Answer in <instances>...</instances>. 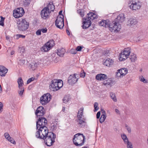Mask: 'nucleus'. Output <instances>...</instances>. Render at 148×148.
Here are the masks:
<instances>
[{
    "label": "nucleus",
    "mask_w": 148,
    "mask_h": 148,
    "mask_svg": "<svg viewBox=\"0 0 148 148\" xmlns=\"http://www.w3.org/2000/svg\"><path fill=\"white\" fill-rule=\"evenodd\" d=\"M85 136L82 134L77 133L74 135L73 139V143L77 146L83 145L85 142Z\"/></svg>",
    "instance_id": "1"
},
{
    "label": "nucleus",
    "mask_w": 148,
    "mask_h": 148,
    "mask_svg": "<svg viewBox=\"0 0 148 148\" xmlns=\"http://www.w3.org/2000/svg\"><path fill=\"white\" fill-rule=\"evenodd\" d=\"M36 133V136L37 138L42 139L49 135V132L47 127L46 126L40 127Z\"/></svg>",
    "instance_id": "2"
},
{
    "label": "nucleus",
    "mask_w": 148,
    "mask_h": 148,
    "mask_svg": "<svg viewBox=\"0 0 148 148\" xmlns=\"http://www.w3.org/2000/svg\"><path fill=\"white\" fill-rule=\"evenodd\" d=\"M18 29L20 31L24 32L29 27V23L25 19L21 18L17 20V22Z\"/></svg>",
    "instance_id": "3"
},
{
    "label": "nucleus",
    "mask_w": 148,
    "mask_h": 148,
    "mask_svg": "<svg viewBox=\"0 0 148 148\" xmlns=\"http://www.w3.org/2000/svg\"><path fill=\"white\" fill-rule=\"evenodd\" d=\"M56 134L52 132H49V135L43 138L47 145L50 146L52 145L55 142Z\"/></svg>",
    "instance_id": "4"
},
{
    "label": "nucleus",
    "mask_w": 148,
    "mask_h": 148,
    "mask_svg": "<svg viewBox=\"0 0 148 148\" xmlns=\"http://www.w3.org/2000/svg\"><path fill=\"white\" fill-rule=\"evenodd\" d=\"M62 80H59L57 79H54L52 80L49 86L50 90L53 91H56L59 90L62 86H59V84H62Z\"/></svg>",
    "instance_id": "5"
},
{
    "label": "nucleus",
    "mask_w": 148,
    "mask_h": 148,
    "mask_svg": "<svg viewBox=\"0 0 148 148\" xmlns=\"http://www.w3.org/2000/svg\"><path fill=\"white\" fill-rule=\"evenodd\" d=\"M131 53V48L130 47L125 48L124 49L123 51L120 54L119 60L120 61L124 60L129 56Z\"/></svg>",
    "instance_id": "6"
},
{
    "label": "nucleus",
    "mask_w": 148,
    "mask_h": 148,
    "mask_svg": "<svg viewBox=\"0 0 148 148\" xmlns=\"http://www.w3.org/2000/svg\"><path fill=\"white\" fill-rule=\"evenodd\" d=\"M108 27L109 29L112 32H115L119 31L121 29V26L120 24H118L114 21L109 23Z\"/></svg>",
    "instance_id": "7"
},
{
    "label": "nucleus",
    "mask_w": 148,
    "mask_h": 148,
    "mask_svg": "<svg viewBox=\"0 0 148 148\" xmlns=\"http://www.w3.org/2000/svg\"><path fill=\"white\" fill-rule=\"evenodd\" d=\"M36 122V129H38L40 127L46 126L47 124V120L43 116L39 117Z\"/></svg>",
    "instance_id": "8"
},
{
    "label": "nucleus",
    "mask_w": 148,
    "mask_h": 148,
    "mask_svg": "<svg viewBox=\"0 0 148 148\" xmlns=\"http://www.w3.org/2000/svg\"><path fill=\"white\" fill-rule=\"evenodd\" d=\"M51 96L49 93L44 94L40 99V103L42 105H44L48 103L51 98Z\"/></svg>",
    "instance_id": "9"
},
{
    "label": "nucleus",
    "mask_w": 148,
    "mask_h": 148,
    "mask_svg": "<svg viewBox=\"0 0 148 148\" xmlns=\"http://www.w3.org/2000/svg\"><path fill=\"white\" fill-rule=\"evenodd\" d=\"M64 16H58L55 21V25L58 28L62 29L64 26Z\"/></svg>",
    "instance_id": "10"
},
{
    "label": "nucleus",
    "mask_w": 148,
    "mask_h": 148,
    "mask_svg": "<svg viewBox=\"0 0 148 148\" xmlns=\"http://www.w3.org/2000/svg\"><path fill=\"white\" fill-rule=\"evenodd\" d=\"M79 75L76 74H74L72 75H71L68 77V82L69 84L73 85L78 81Z\"/></svg>",
    "instance_id": "11"
},
{
    "label": "nucleus",
    "mask_w": 148,
    "mask_h": 148,
    "mask_svg": "<svg viewBox=\"0 0 148 148\" xmlns=\"http://www.w3.org/2000/svg\"><path fill=\"white\" fill-rule=\"evenodd\" d=\"M24 13V11L23 8H20L14 10L13 16L15 18H18L22 16Z\"/></svg>",
    "instance_id": "12"
},
{
    "label": "nucleus",
    "mask_w": 148,
    "mask_h": 148,
    "mask_svg": "<svg viewBox=\"0 0 148 148\" xmlns=\"http://www.w3.org/2000/svg\"><path fill=\"white\" fill-rule=\"evenodd\" d=\"M77 124L80 127H83L85 125L86 122V119L85 118H81L79 116L75 120Z\"/></svg>",
    "instance_id": "13"
},
{
    "label": "nucleus",
    "mask_w": 148,
    "mask_h": 148,
    "mask_svg": "<svg viewBox=\"0 0 148 148\" xmlns=\"http://www.w3.org/2000/svg\"><path fill=\"white\" fill-rule=\"evenodd\" d=\"M45 113L44 108L42 106L38 107L35 112V114L38 118L42 116Z\"/></svg>",
    "instance_id": "14"
},
{
    "label": "nucleus",
    "mask_w": 148,
    "mask_h": 148,
    "mask_svg": "<svg viewBox=\"0 0 148 148\" xmlns=\"http://www.w3.org/2000/svg\"><path fill=\"white\" fill-rule=\"evenodd\" d=\"M141 5V3L139 1L134 3H133L132 1L131 5L130 6V8L132 10H136L140 8Z\"/></svg>",
    "instance_id": "15"
},
{
    "label": "nucleus",
    "mask_w": 148,
    "mask_h": 148,
    "mask_svg": "<svg viewBox=\"0 0 148 148\" xmlns=\"http://www.w3.org/2000/svg\"><path fill=\"white\" fill-rule=\"evenodd\" d=\"M83 19L84 20L83 22V25H82V27L83 29H86L89 27L91 25V21L90 20H87L86 18H84Z\"/></svg>",
    "instance_id": "16"
},
{
    "label": "nucleus",
    "mask_w": 148,
    "mask_h": 148,
    "mask_svg": "<svg viewBox=\"0 0 148 148\" xmlns=\"http://www.w3.org/2000/svg\"><path fill=\"white\" fill-rule=\"evenodd\" d=\"M125 20V17L123 14H119L114 21L118 24L123 22Z\"/></svg>",
    "instance_id": "17"
},
{
    "label": "nucleus",
    "mask_w": 148,
    "mask_h": 148,
    "mask_svg": "<svg viewBox=\"0 0 148 148\" xmlns=\"http://www.w3.org/2000/svg\"><path fill=\"white\" fill-rule=\"evenodd\" d=\"M137 23V21L133 18H130L127 23V25L128 26L133 27Z\"/></svg>",
    "instance_id": "18"
},
{
    "label": "nucleus",
    "mask_w": 148,
    "mask_h": 148,
    "mask_svg": "<svg viewBox=\"0 0 148 148\" xmlns=\"http://www.w3.org/2000/svg\"><path fill=\"white\" fill-rule=\"evenodd\" d=\"M50 13L49 11L48 12L47 9L44 8L41 12V17L43 19H45L49 18V14Z\"/></svg>",
    "instance_id": "19"
},
{
    "label": "nucleus",
    "mask_w": 148,
    "mask_h": 148,
    "mask_svg": "<svg viewBox=\"0 0 148 148\" xmlns=\"http://www.w3.org/2000/svg\"><path fill=\"white\" fill-rule=\"evenodd\" d=\"M114 62L113 60L111 59L108 58L103 61V64L108 67H110L113 65Z\"/></svg>",
    "instance_id": "20"
},
{
    "label": "nucleus",
    "mask_w": 148,
    "mask_h": 148,
    "mask_svg": "<svg viewBox=\"0 0 148 148\" xmlns=\"http://www.w3.org/2000/svg\"><path fill=\"white\" fill-rule=\"evenodd\" d=\"M8 71V69L3 66H0V75L5 76Z\"/></svg>",
    "instance_id": "21"
},
{
    "label": "nucleus",
    "mask_w": 148,
    "mask_h": 148,
    "mask_svg": "<svg viewBox=\"0 0 148 148\" xmlns=\"http://www.w3.org/2000/svg\"><path fill=\"white\" fill-rule=\"evenodd\" d=\"M101 110L102 114L101 115V118L99 119V121L101 123L104 121L106 116V113L105 111L103 109H101Z\"/></svg>",
    "instance_id": "22"
},
{
    "label": "nucleus",
    "mask_w": 148,
    "mask_h": 148,
    "mask_svg": "<svg viewBox=\"0 0 148 148\" xmlns=\"http://www.w3.org/2000/svg\"><path fill=\"white\" fill-rule=\"evenodd\" d=\"M107 76L103 74H99L96 75V79L98 80H102L107 78Z\"/></svg>",
    "instance_id": "23"
},
{
    "label": "nucleus",
    "mask_w": 148,
    "mask_h": 148,
    "mask_svg": "<svg viewBox=\"0 0 148 148\" xmlns=\"http://www.w3.org/2000/svg\"><path fill=\"white\" fill-rule=\"evenodd\" d=\"M55 6L53 5V3L50 4L49 3L48 5H47V7L45 8H44L47 9V10L48 11V12L49 11L51 13V11H53L55 9Z\"/></svg>",
    "instance_id": "24"
},
{
    "label": "nucleus",
    "mask_w": 148,
    "mask_h": 148,
    "mask_svg": "<svg viewBox=\"0 0 148 148\" xmlns=\"http://www.w3.org/2000/svg\"><path fill=\"white\" fill-rule=\"evenodd\" d=\"M123 140L125 144L126 145L127 148H133L132 143L129 141L127 138Z\"/></svg>",
    "instance_id": "25"
},
{
    "label": "nucleus",
    "mask_w": 148,
    "mask_h": 148,
    "mask_svg": "<svg viewBox=\"0 0 148 148\" xmlns=\"http://www.w3.org/2000/svg\"><path fill=\"white\" fill-rule=\"evenodd\" d=\"M99 23L100 26L105 27H108L109 23L106 20H102Z\"/></svg>",
    "instance_id": "26"
},
{
    "label": "nucleus",
    "mask_w": 148,
    "mask_h": 148,
    "mask_svg": "<svg viewBox=\"0 0 148 148\" xmlns=\"http://www.w3.org/2000/svg\"><path fill=\"white\" fill-rule=\"evenodd\" d=\"M65 49L64 48H62L58 50L57 54L60 56L62 57L65 53Z\"/></svg>",
    "instance_id": "27"
},
{
    "label": "nucleus",
    "mask_w": 148,
    "mask_h": 148,
    "mask_svg": "<svg viewBox=\"0 0 148 148\" xmlns=\"http://www.w3.org/2000/svg\"><path fill=\"white\" fill-rule=\"evenodd\" d=\"M51 48L46 43L41 48V51L43 52H47Z\"/></svg>",
    "instance_id": "28"
},
{
    "label": "nucleus",
    "mask_w": 148,
    "mask_h": 148,
    "mask_svg": "<svg viewBox=\"0 0 148 148\" xmlns=\"http://www.w3.org/2000/svg\"><path fill=\"white\" fill-rule=\"evenodd\" d=\"M83 110L84 108L83 107L80 108L77 115V117H80L81 118H83Z\"/></svg>",
    "instance_id": "29"
},
{
    "label": "nucleus",
    "mask_w": 148,
    "mask_h": 148,
    "mask_svg": "<svg viewBox=\"0 0 148 148\" xmlns=\"http://www.w3.org/2000/svg\"><path fill=\"white\" fill-rule=\"evenodd\" d=\"M118 71H120L121 73L122 77L125 76L127 73V70L125 68L119 69Z\"/></svg>",
    "instance_id": "30"
},
{
    "label": "nucleus",
    "mask_w": 148,
    "mask_h": 148,
    "mask_svg": "<svg viewBox=\"0 0 148 148\" xmlns=\"http://www.w3.org/2000/svg\"><path fill=\"white\" fill-rule=\"evenodd\" d=\"M114 82L113 81L112 78H109L106 81V82L105 83V85H108L110 86H112L113 84V83Z\"/></svg>",
    "instance_id": "31"
},
{
    "label": "nucleus",
    "mask_w": 148,
    "mask_h": 148,
    "mask_svg": "<svg viewBox=\"0 0 148 148\" xmlns=\"http://www.w3.org/2000/svg\"><path fill=\"white\" fill-rule=\"evenodd\" d=\"M39 65L38 63H32L31 64L29 65V66L30 68L32 69V70H35L37 67Z\"/></svg>",
    "instance_id": "32"
},
{
    "label": "nucleus",
    "mask_w": 148,
    "mask_h": 148,
    "mask_svg": "<svg viewBox=\"0 0 148 148\" xmlns=\"http://www.w3.org/2000/svg\"><path fill=\"white\" fill-rule=\"evenodd\" d=\"M71 99V97L69 95H66L64 97L62 101L63 103H67L69 101H70Z\"/></svg>",
    "instance_id": "33"
},
{
    "label": "nucleus",
    "mask_w": 148,
    "mask_h": 148,
    "mask_svg": "<svg viewBox=\"0 0 148 148\" xmlns=\"http://www.w3.org/2000/svg\"><path fill=\"white\" fill-rule=\"evenodd\" d=\"M17 82L18 85V88H21V87H23L22 86L23 85V81L21 77H19L17 81Z\"/></svg>",
    "instance_id": "34"
},
{
    "label": "nucleus",
    "mask_w": 148,
    "mask_h": 148,
    "mask_svg": "<svg viewBox=\"0 0 148 148\" xmlns=\"http://www.w3.org/2000/svg\"><path fill=\"white\" fill-rule=\"evenodd\" d=\"M46 45H47L51 48L55 45L54 41L53 40H50L46 43Z\"/></svg>",
    "instance_id": "35"
},
{
    "label": "nucleus",
    "mask_w": 148,
    "mask_h": 148,
    "mask_svg": "<svg viewBox=\"0 0 148 148\" xmlns=\"http://www.w3.org/2000/svg\"><path fill=\"white\" fill-rule=\"evenodd\" d=\"M92 12H90L89 13L87 14V16L86 18H87V20H93V17H92Z\"/></svg>",
    "instance_id": "36"
},
{
    "label": "nucleus",
    "mask_w": 148,
    "mask_h": 148,
    "mask_svg": "<svg viewBox=\"0 0 148 148\" xmlns=\"http://www.w3.org/2000/svg\"><path fill=\"white\" fill-rule=\"evenodd\" d=\"M110 97L113 101L115 102L116 101L117 99L114 93L112 92H110Z\"/></svg>",
    "instance_id": "37"
},
{
    "label": "nucleus",
    "mask_w": 148,
    "mask_h": 148,
    "mask_svg": "<svg viewBox=\"0 0 148 148\" xmlns=\"http://www.w3.org/2000/svg\"><path fill=\"white\" fill-rule=\"evenodd\" d=\"M130 59L132 62H135L136 59V55L134 53H132L130 57Z\"/></svg>",
    "instance_id": "38"
},
{
    "label": "nucleus",
    "mask_w": 148,
    "mask_h": 148,
    "mask_svg": "<svg viewBox=\"0 0 148 148\" xmlns=\"http://www.w3.org/2000/svg\"><path fill=\"white\" fill-rule=\"evenodd\" d=\"M139 78L140 81L144 83H147L148 82L147 80L145 79L142 76H139Z\"/></svg>",
    "instance_id": "39"
},
{
    "label": "nucleus",
    "mask_w": 148,
    "mask_h": 148,
    "mask_svg": "<svg viewBox=\"0 0 148 148\" xmlns=\"http://www.w3.org/2000/svg\"><path fill=\"white\" fill-rule=\"evenodd\" d=\"M19 88L20 90H18V92L20 95L21 96L22 95L24 91V88L23 87H21V88Z\"/></svg>",
    "instance_id": "40"
},
{
    "label": "nucleus",
    "mask_w": 148,
    "mask_h": 148,
    "mask_svg": "<svg viewBox=\"0 0 148 148\" xmlns=\"http://www.w3.org/2000/svg\"><path fill=\"white\" fill-rule=\"evenodd\" d=\"M18 62L21 65H23L25 62V60L24 59H18Z\"/></svg>",
    "instance_id": "41"
},
{
    "label": "nucleus",
    "mask_w": 148,
    "mask_h": 148,
    "mask_svg": "<svg viewBox=\"0 0 148 148\" xmlns=\"http://www.w3.org/2000/svg\"><path fill=\"white\" fill-rule=\"evenodd\" d=\"M4 135L5 138L8 140H9L11 138V137L10 136L9 134L8 133H5Z\"/></svg>",
    "instance_id": "42"
},
{
    "label": "nucleus",
    "mask_w": 148,
    "mask_h": 148,
    "mask_svg": "<svg viewBox=\"0 0 148 148\" xmlns=\"http://www.w3.org/2000/svg\"><path fill=\"white\" fill-rule=\"evenodd\" d=\"M98 104L97 102H95L94 104V107L95 110V111L99 109V108L98 107Z\"/></svg>",
    "instance_id": "43"
},
{
    "label": "nucleus",
    "mask_w": 148,
    "mask_h": 148,
    "mask_svg": "<svg viewBox=\"0 0 148 148\" xmlns=\"http://www.w3.org/2000/svg\"><path fill=\"white\" fill-rule=\"evenodd\" d=\"M16 38L17 39H18L20 38H24L25 37V36L23 35L22 34H17L16 35Z\"/></svg>",
    "instance_id": "44"
},
{
    "label": "nucleus",
    "mask_w": 148,
    "mask_h": 148,
    "mask_svg": "<svg viewBox=\"0 0 148 148\" xmlns=\"http://www.w3.org/2000/svg\"><path fill=\"white\" fill-rule=\"evenodd\" d=\"M125 127L126 128L128 132L129 133H130L131 132V129L130 127L128 126L126 124L125 125Z\"/></svg>",
    "instance_id": "45"
},
{
    "label": "nucleus",
    "mask_w": 148,
    "mask_h": 148,
    "mask_svg": "<svg viewBox=\"0 0 148 148\" xmlns=\"http://www.w3.org/2000/svg\"><path fill=\"white\" fill-rule=\"evenodd\" d=\"M35 79L34 77H32L29 79L27 82V84H29V83L33 81Z\"/></svg>",
    "instance_id": "46"
},
{
    "label": "nucleus",
    "mask_w": 148,
    "mask_h": 148,
    "mask_svg": "<svg viewBox=\"0 0 148 148\" xmlns=\"http://www.w3.org/2000/svg\"><path fill=\"white\" fill-rule=\"evenodd\" d=\"M8 140L9 141L11 142V143H12L14 144H15L16 143L15 141H14V139L12 138L11 137V138L9 140Z\"/></svg>",
    "instance_id": "47"
},
{
    "label": "nucleus",
    "mask_w": 148,
    "mask_h": 148,
    "mask_svg": "<svg viewBox=\"0 0 148 148\" xmlns=\"http://www.w3.org/2000/svg\"><path fill=\"white\" fill-rule=\"evenodd\" d=\"M41 31L40 29H38L37 30L36 32V34L37 35H40L41 34Z\"/></svg>",
    "instance_id": "48"
},
{
    "label": "nucleus",
    "mask_w": 148,
    "mask_h": 148,
    "mask_svg": "<svg viewBox=\"0 0 148 148\" xmlns=\"http://www.w3.org/2000/svg\"><path fill=\"white\" fill-rule=\"evenodd\" d=\"M82 49V47L81 46H78L76 47V51H80Z\"/></svg>",
    "instance_id": "49"
},
{
    "label": "nucleus",
    "mask_w": 148,
    "mask_h": 148,
    "mask_svg": "<svg viewBox=\"0 0 148 148\" xmlns=\"http://www.w3.org/2000/svg\"><path fill=\"white\" fill-rule=\"evenodd\" d=\"M41 32H42L43 33H45L47 32V29L46 28H45L44 29H40Z\"/></svg>",
    "instance_id": "50"
},
{
    "label": "nucleus",
    "mask_w": 148,
    "mask_h": 148,
    "mask_svg": "<svg viewBox=\"0 0 148 148\" xmlns=\"http://www.w3.org/2000/svg\"><path fill=\"white\" fill-rule=\"evenodd\" d=\"M121 137L123 140L127 138V136L125 134H123L121 136Z\"/></svg>",
    "instance_id": "51"
},
{
    "label": "nucleus",
    "mask_w": 148,
    "mask_h": 148,
    "mask_svg": "<svg viewBox=\"0 0 148 148\" xmlns=\"http://www.w3.org/2000/svg\"><path fill=\"white\" fill-rule=\"evenodd\" d=\"M85 74L86 73L84 72L81 73L80 74V77H84L85 76Z\"/></svg>",
    "instance_id": "52"
},
{
    "label": "nucleus",
    "mask_w": 148,
    "mask_h": 148,
    "mask_svg": "<svg viewBox=\"0 0 148 148\" xmlns=\"http://www.w3.org/2000/svg\"><path fill=\"white\" fill-rule=\"evenodd\" d=\"M71 53L73 54H75L77 53V51L74 49H71Z\"/></svg>",
    "instance_id": "53"
},
{
    "label": "nucleus",
    "mask_w": 148,
    "mask_h": 148,
    "mask_svg": "<svg viewBox=\"0 0 148 148\" xmlns=\"http://www.w3.org/2000/svg\"><path fill=\"white\" fill-rule=\"evenodd\" d=\"M116 75L117 76L121 77L122 76L121 73L120 71H118V72L116 73Z\"/></svg>",
    "instance_id": "54"
},
{
    "label": "nucleus",
    "mask_w": 148,
    "mask_h": 148,
    "mask_svg": "<svg viewBox=\"0 0 148 148\" xmlns=\"http://www.w3.org/2000/svg\"><path fill=\"white\" fill-rule=\"evenodd\" d=\"M100 116V112H98L97 114V119L99 118Z\"/></svg>",
    "instance_id": "55"
},
{
    "label": "nucleus",
    "mask_w": 148,
    "mask_h": 148,
    "mask_svg": "<svg viewBox=\"0 0 148 148\" xmlns=\"http://www.w3.org/2000/svg\"><path fill=\"white\" fill-rule=\"evenodd\" d=\"M92 15H93L92 17H93V19L97 18V15L95 13H92Z\"/></svg>",
    "instance_id": "56"
},
{
    "label": "nucleus",
    "mask_w": 148,
    "mask_h": 148,
    "mask_svg": "<svg viewBox=\"0 0 148 148\" xmlns=\"http://www.w3.org/2000/svg\"><path fill=\"white\" fill-rule=\"evenodd\" d=\"M79 14L82 17H83L84 15V13L83 12H79Z\"/></svg>",
    "instance_id": "57"
},
{
    "label": "nucleus",
    "mask_w": 148,
    "mask_h": 148,
    "mask_svg": "<svg viewBox=\"0 0 148 148\" xmlns=\"http://www.w3.org/2000/svg\"><path fill=\"white\" fill-rule=\"evenodd\" d=\"M0 25H1L3 26L4 25V22L2 21H0Z\"/></svg>",
    "instance_id": "58"
},
{
    "label": "nucleus",
    "mask_w": 148,
    "mask_h": 148,
    "mask_svg": "<svg viewBox=\"0 0 148 148\" xmlns=\"http://www.w3.org/2000/svg\"><path fill=\"white\" fill-rule=\"evenodd\" d=\"M62 10H61L59 12V16H63V15H62Z\"/></svg>",
    "instance_id": "59"
},
{
    "label": "nucleus",
    "mask_w": 148,
    "mask_h": 148,
    "mask_svg": "<svg viewBox=\"0 0 148 148\" xmlns=\"http://www.w3.org/2000/svg\"><path fill=\"white\" fill-rule=\"evenodd\" d=\"M115 112H116L117 114H120V112H119V110L117 109H115Z\"/></svg>",
    "instance_id": "60"
},
{
    "label": "nucleus",
    "mask_w": 148,
    "mask_h": 148,
    "mask_svg": "<svg viewBox=\"0 0 148 148\" xmlns=\"http://www.w3.org/2000/svg\"><path fill=\"white\" fill-rule=\"evenodd\" d=\"M0 17L1 18V21H3V22H4V20L5 19V18L3 17L2 16H0Z\"/></svg>",
    "instance_id": "61"
},
{
    "label": "nucleus",
    "mask_w": 148,
    "mask_h": 148,
    "mask_svg": "<svg viewBox=\"0 0 148 148\" xmlns=\"http://www.w3.org/2000/svg\"><path fill=\"white\" fill-rule=\"evenodd\" d=\"M14 53V51L13 50L11 52V55H13Z\"/></svg>",
    "instance_id": "62"
},
{
    "label": "nucleus",
    "mask_w": 148,
    "mask_h": 148,
    "mask_svg": "<svg viewBox=\"0 0 148 148\" xmlns=\"http://www.w3.org/2000/svg\"><path fill=\"white\" fill-rule=\"evenodd\" d=\"M66 33H67V34L68 35H70V32H69V30H66Z\"/></svg>",
    "instance_id": "63"
},
{
    "label": "nucleus",
    "mask_w": 148,
    "mask_h": 148,
    "mask_svg": "<svg viewBox=\"0 0 148 148\" xmlns=\"http://www.w3.org/2000/svg\"><path fill=\"white\" fill-rule=\"evenodd\" d=\"M65 108L64 107H62V111L63 112H64L65 111Z\"/></svg>",
    "instance_id": "64"
}]
</instances>
